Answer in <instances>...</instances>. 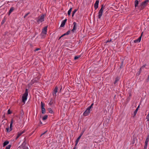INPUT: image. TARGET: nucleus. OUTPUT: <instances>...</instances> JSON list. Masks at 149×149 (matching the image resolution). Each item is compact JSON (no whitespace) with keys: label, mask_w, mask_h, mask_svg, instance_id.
<instances>
[{"label":"nucleus","mask_w":149,"mask_h":149,"mask_svg":"<svg viewBox=\"0 0 149 149\" xmlns=\"http://www.w3.org/2000/svg\"><path fill=\"white\" fill-rule=\"evenodd\" d=\"M28 93V89L26 88L25 90L24 93L23 94V95L22 96V98L21 101L24 104H25V101L27 99Z\"/></svg>","instance_id":"obj_1"},{"label":"nucleus","mask_w":149,"mask_h":149,"mask_svg":"<svg viewBox=\"0 0 149 149\" xmlns=\"http://www.w3.org/2000/svg\"><path fill=\"white\" fill-rule=\"evenodd\" d=\"M149 2V0H145L140 4V10H143L147 5Z\"/></svg>","instance_id":"obj_2"},{"label":"nucleus","mask_w":149,"mask_h":149,"mask_svg":"<svg viewBox=\"0 0 149 149\" xmlns=\"http://www.w3.org/2000/svg\"><path fill=\"white\" fill-rule=\"evenodd\" d=\"M45 15L42 14L38 17V19L37 20V22L38 23L42 22L44 21Z\"/></svg>","instance_id":"obj_3"},{"label":"nucleus","mask_w":149,"mask_h":149,"mask_svg":"<svg viewBox=\"0 0 149 149\" xmlns=\"http://www.w3.org/2000/svg\"><path fill=\"white\" fill-rule=\"evenodd\" d=\"M24 140L22 145L19 146V149H29L28 147V145L25 142Z\"/></svg>","instance_id":"obj_4"},{"label":"nucleus","mask_w":149,"mask_h":149,"mask_svg":"<svg viewBox=\"0 0 149 149\" xmlns=\"http://www.w3.org/2000/svg\"><path fill=\"white\" fill-rule=\"evenodd\" d=\"M104 6L103 4H102L101 5V8L99 10L98 13V18L100 19L101 18V17L102 15L104 9Z\"/></svg>","instance_id":"obj_5"},{"label":"nucleus","mask_w":149,"mask_h":149,"mask_svg":"<svg viewBox=\"0 0 149 149\" xmlns=\"http://www.w3.org/2000/svg\"><path fill=\"white\" fill-rule=\"evenodd\" d=\"M137 0H136L134 1V6L136 8H138L140 10V5L139 6V2L140 1Z\"/></svg>","instance_id":"obj_6"},{"label":"nucleus","mask_w":149,"mask_h":149,"mask_svg":"<svg viewBox=\"0 0 149 149\" xmlns=\"http://www.w3.org/2000/svg\"><path fill=\"white\" fill-rule=\"evenodd\" d=\"M47 27L48 26H46L43 28L41 32V35H42V34H44L45 35L46 34Z\"/></svg>","instance_id":"obj_7"},{"label":"nucleus","mask_w":149,"mask_h":149,"mask_svg":"<svg viewBox=\"0 0 149 149\" xmlns=\"http://www.w3.org/2000/svg\"><path fill=\"white\" fill-rule=\"evenodd\" d=\"M90 111H91L89 109H87L83 113L84 116H86L88 115L90 113Z\"/></svg>","instance_id":"obj_8"},{"label":"nucleus","mask_w":149,"mask_h":149,"mask_svg":"<svg viewBox=\"0 0 149 149\" xmlns=\"http://www.w3.org/2000/svg\"><path fill=\"white\" fill-rule=\"evenodd\" d=\"M143 32L141 33V36L138 39L134 41V42L135 43L139 42H140L141 38V37L143 35Z\"/></svg>","instance_id":"obj_9"},{"label":"nucleus","mask_w":149,"mask_h":149,"mask_svg":"<svg viewBox=\"0 0 149 149\" xmlns=\"http://www.w3.org/2000/svg\"><path fill=\"white\" fill-rule=\"evenodd\" d=\"M73 29L71 30V31L74 32L76 29L77 28V25L76 23L75 22H74L73 23Z\"/></svg>","instance_id":"obj_10"},{"label":"nucleus","mask_w":149,"mask_h":149,"mask_svg":"<svg viewBox=\"0 0 149 149\" xmlns=\"http://www.w3.org/2000/svg\"><path fill=\"white\" fill-rule=\"evenodd\" d=\"M57 90H58V87L57 86H56L54 90L53 91V95L54 96H56V93L57 92Z\"/></svg>","instance_id":"obj_11"},{"label":"nucleus","mask_w":149,"mask_h":149,"mask_svg":"<svg viewBox=\"0 0 149 149\" xmlns=\"http://www.w3.org/2000/svg\"><path fill=\"white\" fill-rule=\"evenodd\" d=\"M99 3V1L97 0H96L94 5V6L95 9L96 10L98 8V4Z\"/></svg>","instance_id":"obj_12"},{"label":"nucleus","mask_w":149,"mask_h":149,"mask_svg":"<svg viewBox=\"0 0 149 149\" xmlns=\"http://www.w3.org/2000/svg\"><path fill=\"white\" fill-rule=\"evenodd\" d=\"M67 19H65L64 20L62 21L60 26V27H63L64 26L67 21Z\"/></svg>","instance_id":"obj_13"},{"label":"nucleus","mask_w":149,"mask_h":149,"mask_svg":"<svg viewBox=\"0 0 149 149\" xmlns=\"http://www.w3.org/2000/svg\"><path fill=\"white\" fill-rule=\"evenodd\" d=\"M70 32V30L68 31L66 33H64L61 36V37H63L66 35H69Z\"/></svg>","instance_id":"obj_14"},{"label":"nucleus","mask_w":149,"mask_h":149,"mask_svg":"<svg viewBox=\"0 0 149 149\" xmlns=\"http://www.w3.org/2000/svg\"><path fill=\"white\" fill-rule=\"evenodd\" d=\"M81 137H80V136H79L77 138V139L76 140V141H75V146H76L77 145V144L79 141V139H80L81 138Z\"/></svg>","instance_id":"obj_15"},{"label":"nucleus","mask_w":149,"mask_h":149,"mask_svg":"<svg viewBox=\"0 0 149 149\" xmlns=\"http://www.w3.org/2000/svg\"><path fill=\"white\" fill-rule=\"evenodd\" d=\"M26 131V130H24L23 131L20 130L19 132V136L23 134Z\"/></svg>","instance_id":"obj_16"},{"label":"nucleus","mask_w":149,"mask_h":149,"mask_svg":"<svg viewBox=\"0 0 149 149\" xmlns=\"http://www.w3.org/2000/svg\"><path fill=\"white\" fill-rule=\"evenodd\" d=\"M149 141V134L147 136L146 141L145 142V143L148 144V142Z\"/></svg>","instance_id":"obj_17"},{"label":"nucleus","mask_w":149,"mask_h":149,"mask_svg":"<svg viewBox=\"0 0 149 149\" xmlns=\"http://www.w3.org/2000/svg\"><path fill=\"white\" fill-rule=\"evenodd\" d=\"M42 113L43 114H44L45 113V109L44 108H41Z\"/></svg>","instance_id":"obj_18"},{"label":"nucleus","mask_w":149,"mask_h":149,"mask_svg":"<svg viewBox=\"0 0 149 149\" xmlns=\"http://www.w3.org/2000/svg\"><path fill=\"white\" fill-rule=\"evenodd\" d=\"M13 124V121L12 120L11 121L10 124V130H12V125Z\"/></svg>","instance_id":"obj_19"},{"label":"nucleus","mask_w":149,"mask_h":149,"mask_svg":"<svg viewBox=\"0 0 149 149\" xmlns=\"http://www.w3.org/2000/svg\"><path fill=\"white\" fill-rule=\"evenodd\" d=\"M48 118V116L47 115H45L42 118V120H46Z\"/></svg>","instance_id":"obj_20"},{"label":"nucleus","mask_w":149,"mask_h":149,"mask_svg":"<svg viewBox=\"0 0 149 149\" xmlns=\"http://www.w3.org/2000/svg\"><path fill=\"white\" fill-rule=\"evenodd\" d=\"M119 78L118 77H117L116 79L115 80L114 82V84H116L117 82L119 81Z\"/></svg>","instance_id":"obj_21"},{"label":"nucleus","mask_w":149,"mask_h":149,"mask_svg":"<svg viewBox=\"0 0 149 149\" xmlns=\"http://www.w3.org/2000/svg\"><path fill=\"white\" fill-rule=\"evenodd\" d=\"M24 115V113L23 111V110H22V111H20V115L21 116V118H23V116Z\"/></svg>","instance_id":"obj_22"},{"label":"nucleus","mask_w":149,"mask_h":149,"mask_svg":"<svg viewBox=\"0 0 149 149\" xmlns=\"http://www.w3.org/2000/svg\"><path fill=\"white\" fill-rule=\"evenodd\" d=\"M14 10V8L13 7H11L9 11V15Z\"/></svg>","instance_id":"obj_23"},{"label":"nucleus","mask_w":149,"mask_h":149,"mask_svg":"<svg viewBox=\"0 0 149 149\" xmlns=\"http://www.w3.org/2000/svg\"><path fill=\"white\" fill-rule=\"evenodd\" d=\"M9 143V141H6L3 143V146L4 147L7 145Z\"/></svg>","instance_id":"obj_24"},{"label":"nucleus","mask_w":149,"mask_h":149,"mask_svg":"<svg viewBox=\"0 0 149 149\" xmlns=\"http://www.w3.org/2000/svg\"><path fill=\"white\" fill-rule=\"evenodd\" d=\"M81 56V55L75 56L74 58V59L75 60H77Z\"/></svg>","instance_id":"obj_25"},{"label":"nucleus","mask_w":149,"mask_h":149,"mask_svg":"<svg viewBox=\"0 0 149 149\" xmlns=\"http://www.w3.org/2000/svg\"><path fill=\"white\" fill-rule=\"evenodd\" d=\"M48 110L49 112L52 113H54L53 111H52V109L51 108H49L48 109Z\"/></svg>","instance_id":"obj_26"},{"label":"nucleus","mask_w":149,"mask_h":149,"mask_svg":"<svg viewBox=\"0 0 149 149\" xmlns=\"http://www.w3.org/2000/svg\"><path fill=\"white\" fill-rule=\"evenodd\" d=\"M45 106V104L43 102H41V108H44Z\"/></svg>","instance_id":"obj_27"},{"label":"nucleus","mask_w":149,"mask_h":149,"mask_svg":"<svg viewBox=\"0 0 149 149\" xmlns=\"http://www.w3.org/2000/svg\"><path fill=\"white\" fill-rule=\"evenodd\" d=\"M136 140V139L134 137L133 139V140L132 142V144H133L135 143Z\"/></svg>","instance_id":"obj_28"},{"label":"nucleus","mask_w":149,"mask_h":149,"mask_svg":"<svg viewBox=\"0 0 149 149\" xmlns=\"http://www.w3.org/2000/svg\"><path fill=\"white\" fill-rule=\"evenodd\" d=\"M123 63H124V61H122L121 62V64L120 67V69L122 68L123 67Z\"/></svg>","instance_id":"obj_29"},{"label":"nucleus","mask_w":149,"mask_h":149,"mask_svg":"<svg viewBox=\"0 0 149 149\" xmlns=\"http://www.w3.org/2000/svg\"><path fill=\"white\" fill-rule=\"evenodd\" d=\"M138 110V109H136L134 111V116L133 117H134L135 116L137 113V112Z\"/></svg>","instance_id":"obj_30"},{"label":"nucleus","mask_w":149,"mask_h":149,"mask_svg":"<svg viewBox=\"0 0 149 149\" xmlns=\"http://www.w3.org/2000/svg\"><path fill=\"white\" fill-rule=\"evenodd\" d=\"M85 131V130H82V132L81 133L80 135L79 136L80 137H81V136H82V135H83V134L84 133V132Z\"/></svg>","instance_id":"obj_31"},{"label":"nucleus","mask_w":149,"mask_h":149,"mask_svg":"<svg viewBox=\"0 0 149 149\" xmlns=\"http://www.w3.org/2000/svg\"><path fill=\"white\" fill-rule=\"evenodd\" d=\"M53 100V99L52 98L51 99V100L49 102V104L50 105H52L53 104V102L52 101V100Z\"/></svg>","instance_id":"obj_32"},{"label":"nucleus","mask_w":149,"mask_h":149,"mask_svg":"<svg viewBox=\"0 0 149 149\" xmlns=\"http://www.w3.org/2000/svg\"><path fill=\"white\" fill-rule=\"evenodd\" d=\"M141 72V69L140 68L139 69V71L137 73V75H139L140 74V73Z\"/></svg>","instance_id":"obj_33"},{"label":"nucleus","mask_w":149,"mask_h":149,"mask_svg":"<svg viewBox=\"0 0 149 149\" xmlns=\"http://www.w3.org/2000/svg\"><path fill=\"white\" fill-rule=\"evenodd\" d=\"M11 147V145H9L6 147V149H10Z\"/></svg>","instance_id":"obj_34"},{"label":"nucleus","mask_w":149,"mask_h":149,"mask_svg":"<svg viewBox=\"0 0 149 149\" xmlns=\"http://www.w3.org/2000/svg\"><path fill=\"white\" fill-rule=\"evenodd\" d=\"M6 130L7 132H10L11 131V130H10V128H9V127H8L7 128H6Z\"/></svg>","instance_id":"obj_35"},{"label":"nucleus","mask_w":149,"mask_h":149,"mask_svg":"<svg viewBox=\"0 0 149 149\" xmlns=\"http://www.w3.org/2000/svg\"><path fill=\"white\" fill-rule=\"evenodd\" d=\"M92 108H93V107H92V106L91 105L90 106L88 107L87 109H89V110L91 111V109Z\"/></svg>","instance_id":"obj_36"},{"label":"nucleus","mask_w":149,"mask_h":149,"mask_svg":"<svg viewBox=\"0 0 149 149\" xmlns=\"http://www.w3.org/2000/svg\"><path fill=\"white\" fill-rule=\"evenodd\" d=\"M148 144L145 143L143 149H146Z\"/></svg>","instance_id":"obj_37"},{"label":"nucleus","mask_w":149,"mask_h":149,"mask_svg":"<svg viewBox=\"0 0 149 149\" xmlns=\"http://www.w3.org/2000/svg\"><path fill=\"white\" fill-rule=\"evenodd\" d=\"M47 130L46 131L44 132L41 134L40 136V137H41L42 135L45 134L46 133H47Z\"/></svg>","instance_id":"obj_38"},{"label":"nucleus","mask_w":149,"mask_h":149,"mask_svg":"<svg viewBox=\"0 0 149 149\" xmlns=\"http://www.w3.org/2000/svg\"><path fill=\"white\" fill-rule=\"evenodd\" d=\"M8 114H10L11 113V111H10V109H8Z\"/></svg>","instance_id":"obj_39"},{"label":"nucleus","mask_w":149,"mask_h":149,"mask_svg":"<svg viewBox=\"0 0 149 149\" xmlns=\"http://www.w3.org/2000/svg\"><path fill=\"white\" fill-rule=\"evenodd\" d=\"M146 119L148 121H149V113L146 116Z\"/></svg>","instance_id":"obj_40"},{"label":"nucleus","mask_w":149,"mask_h":149,"mask_svg":"<svg viewBox=\"0 0 149 149\" xmlns=\"http://www.w3.org/2000/svg\"><path fill=\"white\" fill-rule=\"evenodd\" d=\"M77 9H74V10L73 11L72 13H74V14L75 13L77 12Z\"/></svg>","instance_id":"obj_41"},{"label":"nucleus","mask_w":149,"mask_h":149,"mask_svg":"<svg viewBox=\"0 0 149 149\" xmlns=\"http://www.w3.org/2000/svg\"><path fill=\"white\" fill-rule=\"evenodd\" d=\"M71 12V11H69V10H68V16L70 15Z\"/></svg>","instance_id":"obj_42"},{"label":"nucleus","mask_w":149,"mask_h":149,"mask_svg":"<svg viewBox=\"0 0 149 149\" xmlns=\"http://www.w3.org/2000/svg\"><path fill=\"white\" fill-rule=\"evenodd\" d=\"M146 65V64H144L142 65V67L140 68L141 69L143 68L144 67H145Z\"/></svg>","instance_id":"obj_43"},{"label":"nucleus","mask_w":149,"mask_h":149,"mask_svg":"<svg viewBox=\"0 0 149 149\" xmlns=\"http://www.w3.org/2000/svg\"><path fill=\"white\" fill-rule=\"evenodd\" d=\"M109 119H106V122H107V123H108L109 121Z\"/></svg>","instance_id":"obj_44"},{"label":"nucleus","mask_w":149,"mask_h":149,"mask_svg":"<svg viewBox=\"0 0 149 149\" xmlns=\"http://www.w3.org/2000/svg\"><path fill=\"white\" fill-rule=\"evenodd\" d=\"M40 48H37L35 50H34V51L36 52V51H38V50H40Z\"/></svg>","instance_id":"obj_45"},{"label":"nucleus","mask_w":149,"mask_h":149,"mask_svg":"<svg viewBox=\"0 0 149 149\" xmlns=\"http://www.w3.org/2000/svg\"><path fill=\"white\" fill-rule=\"evenodd\" d=\"M30 13L29 12L28 13H27L24 16V18H25Z\"/></svg>","instance_id":"obj_46"},{"label":"nucleus","mask_w":149,"mask_h":149,"mask_svg":"<svg viewBox=\"0 0 149 149\" xmlns=\"http://www.w3.org/2000/svg\"><path fill=\"white\" fill-rule=\"evenodd\" d=\"M18 138H19V133H18V132L17 133V136L16 137V138H15V140H16Z\"/></svg>","instance_id":"obj_47"},{"label":"nucleus","mask_w":149,"mask_h":149,"mask_svg":"<svg viewBox=\"0 0 149 149\" xmlns=\"http://www.w3.org/2000/svg\"><path fill=\"white\" fill-rule=\"evenodd\" d=\"M146 81L147 82H148L149 81V74L147 79H146Z\"/></svg>","instance_id":"obj_48"},{"label":"nucleus","mask_w":149,"mask_h":149,"mask_svg":"<svg viewBox=\"0 0 149 149\" xmlns=\"http://www.w3.org/2000/svg\"><path fill=\"white\" fill-rule=\"evenodd\" d=\"M40 124H39V126H42V125H42V122H41V121H40Z\"/></svg>","instance_id":"obj_49"},{"label":"nucleus","mask_w":149,"mask_h":149,"mask_svg":"<svg viewBox=\"0 0 149 149\" xmlns=\"http://www.w3.org/2000/svg\"><path fill=\"white\" fill-rule=\"evenodd\" d=\"M44 34H42V35H41V34H40V35H41V36H42V38H44Z\"/></svg>","instance_id":"obj_50"},{"label":"nucleus","mask_w":149,"mask_h":149,"mask_svg":"<svg viewBox=\"0 0 149 149\" xmlns=\"http://www.w3.org/2000/svg\"><path fill=\"white\" fill-rule=\"evenodd\" d=\"M111 40H107V41L106 42V43H107V42H111Z\"/></svg>","instance_id":"obj_51"},{"label":"nucleus","mask_w":149,"mask_h":149,"mask_svg":"<svg viewBox=\"0 0 149 149\" xmlns=\"http://www.w3.org/2000/svg\"><path fill=\"white\" fill-rule=\"evenodd\" d=\"M72 8H70V9L69 10V11H71V12L72 11Z\"/></svg>","instance_id":"obj_52"},{"label":"nucleus","mask_w":149,"mask_h":149,"mask_svg":"<svg viewBox=\"0 0 149 149\" xmlns=\"http://www.w3.org/2000/svg\"><path fill=\"white\" fill-rule=\"evenodd\" d=\"M139 107H140V106L139 105L138 107H137L136 108V109H138H138L139 108Z\"/></svg>","instance_id":"obj_53"},{"label":"nucleus","mask_w":149,"mask_h":149,"mask_svg":"<svg viewBox=\"0 0 149 149\" xmlns=\"http://www.w3.org/2000/svg\"><path fill=\"white\" fill-rule=\"evenodd\" d=\"M74 13H72V17H74Z\"/></svg>","instance_id":"obj_54"},{"label":"nucleus","mask_w":149,"mask_h":149,"mask_svg":"<svg viewBox=\"0 0 149 149\" xmlns=\"http://www.w3.org/2000/svg\"><path fill=\"white\" fill-rule=\"evenodd\" d=\"M76 146H75L73 148V149H76Z\"/></svg>","instance_id":"obj_55"},{"label":"nucleus","mask_w":149,"mask_h":149,"mask_svg":"<svg viewBox=\"0 0 149 149\" xmlns=\"http://www.w3.org/2000/svg\"><path fill=\"white\" fill-rule=\"evenodd\" d=\"M93 104H94V103H92L91 104V106H92V107H93Z\"/></svg>","instance_id":"obj_56"},{"label":"nucleus","mask_w":149,"mask_h":149,"mask_svg":"<svg viewBox=\"0 0 149 149\" xmlns=\"http://www.w3.org/2000/svg\"><path fill=\"white\" fill-rule=\"evenodd\" d=\"M4 21H2V22H1V23H2V24H3V23H4Z\"/></svg>","instance_id":"obj_57"},{"label":"nucleus","mask_w":149,"mask_h":149,"mask_svg":"<svg viewBox=\"0 0 149 149\" xmlns=\"http://www.w3.org/2000/svg\"><path fill=\"white\" fill-rule=\"evenodd\" d=\"M33 81V82H34V81H35V80H32V81Z\"/></svg>","instance_id":"obj_58"},{"label":"nucleus","mask_w":149,"mask_h":149,"mask_svg":"<svg viewBox=\"0 0 149 149\" xmlns=\"http://www.w3.org/2000/svg\"><path fill=\"white\" fill-rule=\"evenodd\" d=\"M62 88V87H61V89H60V91H61V90Z\"/></svg>","instance_id":"obj_59"},{"label":"nucleus","mask_w":149,"mask_h":149,"mask_svg":"<svg viewBox=\"0 0 149 149\" xmlns=\"http://www.w3.org/2000/svg\"><path fill=\"white\" fill-rule=\"evenodd\" d=\"M62 37H61V36H60V37H59V39H60L61 38H62Z\"/></svg>","instance_id":"obj_60"},{"label":"nucleus","mask_w":149,"mask_h":149,"mask_svg":"<svg viewBox=\"0 0 149 149\" xmlns=\"http://www.w3.org/2000/svg\"><path fill=\"white\" fill-rule=\"evenodd\" d=\"M130 96H131V94H130Z\"/></svg>","instance_id":"obj_61"},{"label":"nucleus","mask_w":149,"mask_h":149,"mask_svg":"<svg viewBox=\"0 0 149 149\" xmlns=\"http://www.w3.org/2000/svg\"><path fill=\"white\" fill-rule=\"evenodd\" d=\"M20 117H19V119H20Z\"/></svg>","instance_id":"obj_62"},{"label":"nucleus","mask_w":149,"mask_h":149,"mask_svg":"<svg viewBox=\"0 0 149 149\" xmlns=\"http://www.w3.org/2000/svg\"><path fill=\"white\" fill-rule=\"evenodd\" d=\"M36 34V33H35V34Z\"/></svg>","instance_id":"obj_63"}]
</instances>
